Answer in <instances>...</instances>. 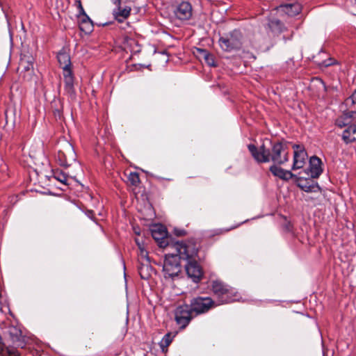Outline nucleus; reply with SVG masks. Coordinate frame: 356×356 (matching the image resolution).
Returning <instances> with one entry per match:
<instances>
[{
  "label": "nucleus",
  "mask_w": 356,
  "mask_h": 356,
  "mask_svg": "<svg viewBox=\"0 0 356 356\" xmlns=\"http://www.w3.org/2000/svg\"><path fill=\"white\" fill-rule=\"evenodd\" d=\"M309 178L298 177L297 179L298 186L307 193L318 192L320 191L318 184Z\"/></svg>",
  "instance_id": "nucleus-15"
},
{
  "label": "nucleus",
  "mask_w": 356,
  "mask_h": 356,
  "mask_svg": "<svg viewBox=\"0 0 356 356\" xmlns=\"http://www.w3.org/2000/svg\"><path fill=\"white\" fill-rule=\"evenodd\" d=\"M3 356H20V355L17 351L11 350V351H8L6 353H3Z\"/></svg>",
  "instance_id": "nucleus-29"
},
{
  "label": "nucleus",
  "mask_w": 356,
  "mask_h": 356,
  "mask_svg": "<svg viewBox=\"0 0 356 356\" xmlns=\"http://www.w3.org/2000/svg\"><path fill=\"white\" fill-rule=\"evenodd\" d=\"M296 8V13H298V11H299V9H300V6L298 5H296L295 6Z\"/></svg>",
  "instance_id": "nucleus-35"
},
{
  "label": "nucleus",
  "mask_w": 356,
  "mask_h": 356,
  "mask_svg": "<svg viewBox=\"0 0 356 356\" xmlns=\"http://www.w3.org/2000/svg\"><path fill=\"white\" fill-rule=\"evenodd\" d=\"M151 233L153 238L158 243L161 248L168 246L166 241L167 231L164 226L161 225H156L151 229Z\"/></svg>",
  "instance_id": "nucleus-13"
},
{
  "label": "nucleus",
  "mask_w": 356,
  "mask_h": 356,
  "mask_svg": "<svg viewBox=\"0 0 356 356\" xmlns=\"http://www.w3.org/2000/svg\"><path fill=\"white\" fill-rule=\"evenodd\" d=\"M173 247L175 253H168L165 256L163 271L165 278H172L179 275L181 271V260L190 259L198 252L195 244L188 242L187 243L177 241Z\"/></svg>",
  "instance_id": "nucleus-2"
},
{
  "label": "nucleus",
  "mask_w": 356,
  "mask_h": 356,
  "mask_svg": "<svg viewBox=\"0 0 356 356\" xmlns=\"http://www.w3.org/2000/svg\"><path fill=\"white\" fill-rule=\"evenodd\" d=\"M241 33L238 30H234L219 38L220 48L227 52L238 50L241 47Z\"/></svg>",
  "instance_id": "nucleus-6"
},
{
  "label": "nucleus",
  "mask_w": 356,
  "mask_h": 356,
  "mask_svg": "<svg viewBox=\"0 0 356 356\" xmlns=\"http://www.w3.org/2000/svg\"><path fill=\"white\" fill-rule=\"evenodd\" d=\"M173 13L176 19L180 21L189 20L193 16V8L188 1H182L174 9Z\"/></svg>",
  "instance_id": "nucleus-10"
},
{
  "label": "nucleus",
  "mask_w": 356,
  "mask_h": 356,
  "mask_svg": "<svg viewBox=\"0 0 356 356\" xmlns=\"http://www.w3.org/2000/svg\"><path fill=\"white\" fill-rule=\"evenodd\" d=\"M196 255L190 259H184L187 263L185 264L186 272L189 277L195 283L199 282L203 275L202 270L196 261Z\"/></svg>",
  "instance_id": "nucleus-9"
},
{
  "label": "nucleus",
  "mask_w": 356,
  "mask_h": 356,
  "mask_svg": "<svg viewBox=\"0 0 356 356\" xmlns=\"http://www.w3.org/2000/svg\"><path fill=\"white\" fill-rule=\"evenodd\" d=\"M321 165V160L318 157L312 156L309 159V167L305 171V174L312 179L318 178L323 172Z\"/></svg>",
  "instance_id": "nucleus-12"
},
{
  "label": "nucleus",
  "mask_w": 356,
  "mask_h": 356,
  "mask_svg": "<svg viewBox=\"0 0 356 356\" xmlns=\"http://www.w3.org/2000/svg\"><path fill=\"white\" fill-rule=\"evenodd\" d=\"M53 177L55 179L59 181L62 184H67L68 176L63 172L58 170H54Z\"/></svg>",
  "instance_id": "nucleus-21"
},
{
  "label": "nucleus",
  "mask_w": 356,
  "mask_h": 356,
  "mask_svg": "<svg viewBox=\"0 0 356 356\" xmlns=\"http://www.w3.org/2000/svg\"><path fill=\"white\" fill-rule=\"evenodd\" d=\"M270 171L274 176L286 181L296 177L291 171L286 170L280 167L277 166L276 165H271L270 167Z\"/></svg>",
  "instance_id": "nucleus-17"
},
{
  "label": "nucleus",
  "mask_w": 356,
  "mask_h": 356,
  "mask_svg": "<svg viewBox=\"0 0 356 356\" xmlns=\"http://www.w3.org/2000/svg\"><path fill=\"white\" fill-rule=\"evenodd\" d=\"M21 67H23L25 71H29L31 68H33V64L32 63H25L24 60H21L19 64Z\"/></svg>",
  "instance_id": "nucleus-27"
},
{
  "label": "nucleus",
  "mask_w": 356,
  "mask_h": 356,
  "mask_svg": "<svg viewBox=\"0 0 356 356\" xmlns=\"http://www.w3.org/2000/svg\"><path fill=\"white\" fill-rule=\"evenodd\" d=\"M248 148L252 156L258 163L273 161L275 164L282 165L289 160L287 146L281 142H273L265 139L259 147L250 144Z\"/></svg>",
  "instance_id": "nucleus-1"
},
{
  "label": "nucleus",
  "mask_w": 356,
  "mask_h": 356,
  "mask_svg": "<svg viewBox=\"0 0 356 356\" xmlns=\"http://www.w3.org/2000/svg\"><path fill=\"white\" fill-rule=\"evenodd\" d=\"M139 256L141 259H144L146 262L149 261V258L148 257L147 251L145 250V246L139 248Z\"/></svg>",
  "instance_id": "nucleus-26"
},
{
  "label": "nucleus",
  "mask_w": 356,
  "mask_h": 356,
  "mask_svg": "<svg viewBox=\"0 0 356 356\" xmlns=\"http://www.w3.org/2000/svg\"><path fill=\"white\" fill-rule=\"evenodd\" d=\"M117 6V8L113 10V15L115 17V19L119 22H124L127 18L129 17L131 13V8L129 6H125L124 8H122L120 6V3H115Z\"/></svg>",
  "instance_id": "nucleus-16"
},
{
  "label": "nucleus",
  "mask_w": 356,
  "mask_h": 356,
  "mask_svg": "<svg viewBox=\"0 0 356 356\" xmlns=\"http://www.w3.org/2000/svg\"><path fill=\"white\" fill-rule=\"evenodd\" d=\"M349 123L350 122L348 120L347 118L344 116V114L336 120V125L340 128L348 126Z\"/></svg>",
  "instance_id": "nucleus-24"
},
{
  "label": "nucleus",
  "mask_w": 356,
  "mask_h": 356,
  "mask_svg": "<svg viewBox=\"0 0 356 356\" xmlns=\"http://www.w3.org/2000/svg\"><path fill=\"white\" fill-rule=\"evenodd\" d=\"M202 51L204 53V59H205L207 63L210 66H215L216 64H215L213 56L211 54L207 53L204 50H202Z\"/></svg>",
  "instance_id": "nucleus-25"
},
{
  "label": "nucleus",
  "mask_w": 356,
  "mask_h": 356,
  "mask_svg": "<svg viewBox=\"0 0 356 356\" xmlns=\"http://www.w3.org/2000/svg\"><path fill=\"white\" fill-rule=\"evenodd\" d=\"M113 3H118V4H120L121 3L120 0H114L113 1Z\"/></svg>",
  "instance_id": "nucleus-34"
},
{
  "label": "nucleus",
  "mask_w": 356,
  "mask_h": 356,
  "mask_svg": "<svg viewBox=\"0 0 356 356\" xmlns=\"http://www.w3.org/2000/svg\"><path fill=\"white\" fill-rule=\"evenodd\" d=\"M135 242H136V245H138V249L140 248H143L144 246V242H143V239H140L139 238H136Z\"/></svg>",
  "instance_id": "nucleus-30"
},
{
  "label": "nucleus",
  "mask_w": 356,
  "mask_h": 356,
  "mask_svg": "<svg viewBox=\"0 0 356 356\" xmlns=\"http://www.w3.org/2000/svg\"><path fill=\"white\" fill-rule=\"evenodd\" d=\"M293 163L292 170H298L303 168L306 163L307 154L305 148L299 145H294Z\"/></svg>",
  "instance_id": "nucleus-11"
},
{
  "label": "nucleus",
  "mask_w": 356,
  "mask_h": 356,
  "mask_svg": "<svg viewBox=\"0 0 356 356\" xmlns=\"http://www.w3.org/2000/svg\"><path fill=\"white\" fill-rule=\"evenodd\" d=\"M344 116L347 118L348 120L350 122V119L353 118L356 116L355 111H349L347 113H344Z\"/></svg>",
  "instance_id": "nucleus-28"
},
{
  "label": "nucleus",
  "mask_w": 356,
  "mask_h": 356,
  "mask_svg": "<svg viewBox=\"0 0 356 356\" xmlns=\"http://www.w3.org/2000/svg\"><path fill=\"white\" fill-rule=\"evenodd\" d=\"M171 342H172L171 334L168 333V334H165L164 337H163V339L160 343L161 347L163 349L164 348L168 347L170 344Z\"/></svg>",
  "instance_id": "nucleus-23"
},
{
  "label": "nucleus",
  "mask_w": 356,
  "mask_h": 356,
  "mask_svg": "<svg viewBox=\"0 0 356 356\" xmlns=\"http://www.w3.org/2000/svg\"><path fill=\"white\" fill-rule=\"evenodd\" d=\"M127 178L128 181L133 186H137L140 183L139 175L137 172H130Z\"/></svg>",
  "instance_id": "nucleus-22"
},
{
  "label": "nucleus",
  "mask_w": 356,
  "mask_h": 356,
  "mask_svg": "<svg viewBox=\"0 0 356 356\" xmlns=\"http://www.w3.org/2000/svg\"><path fill=\"white\" fill-rule=\"evenodd\" d=\"M139 275L143 280H147L151 276L152 268L149 265V261L145 264L142 263L138 268Z\"/></svg>",
  "instance_id": "nucleus-19"
},
{
  "label": "nucleus",
  "mask_w": 356,
  "mask_h": 356,
  "mask_svg": "<svg viewBox=\"0 0 356 356\" xmlns=\"http://www.w3.org/2000/svg\"><path fill=\"white\" fill-rule=\"evenodd\" d=\"M195 316L207 312L216 306L214 301L209 297H197L191 300L190 304Z\"/></svg>",
  "instance_id": "nucleus-7"
},
{
  "label": "nucleus",
  "mask_w": 356,
  "mask_h": 356,
  "mask_svg": "<svg viewBox=\"0 0 356 356\" xmlns=\"http://www.w3.org/2000/svg\"><path fill=\"white\" fill-rule=\"evenodd\" d=\"M59 149L57 154V161L60 165L68 167L76 159V154L72 145L67 140H63L58 143Z\"/></svg>",
  "instance_id": "nucleus-4"
},
{
  "label": "nucleus",
  "mask_w": 356,
  "mask_h": 356,
  "mask_svg": "<svg viewBox=\"0 0 356 356\" xmlns=\"http://www.w3.org/2000/svg\"><path fill=\"white\" fill-rule=\"evenodd\" d=\"M58 61L63 70L65 82V90L70 97H74L75 89L74 87V76L71 70V60L70 55L65 52H60L58 56Z\"/></svg>",
  "instance_id": "nucleus-3"
},
{
  "label": "nucleus",
  "mask_w": 356,
  "mask_h": 356,
  "mask_svg": "<svg viewBox=\"0 0 356 356\" xmlns=\"http://www.w3.org/2000/svg\"><path fill=\"white\" fill-rule=\"evenodd\" d=\"M175 316L177 323L183 329L188 325L195 314L191 305H184L177 307Z\"/></svg>",
  "instance_id": "nucleus-8"
},
{
  "label": "nucleus",
  "mask_w": 356,
  "mask_h": 356,
  "mask_svg": "<svg viewBox=\"0 0 356 356\" xmlns=\"http://www.w3.org/2000/svg\"><path fill=\"white\" fill-rule=\"evenodd\" d=\"M212 291L218 298L219 303L218 305L227 304L238 300L234 290L220 281L213 282Z\"/></svg>",
  "instance_id": "nucleus-5"
},
{
  "label": "nucleus",
  "mask_w": 356,
  "mask_h": 356,
  "mask_svg": "<svg viewBox=\"0 0 356 356\" xmlns=\"http://www.w3.org/2000/svg\"><path fill=\"white\" fill-rule=\"evenodd\" d=\"M92 212L91 211H88V216L90 218H91V216H90V215H92Z\"/></svg>",
  "instance_id": "nucleus-36"
},
{
  "label": "nucleus",
  "mask_w": 356,
  "mask_h": 356,
  "mask_svg": "<svg viewBox=\"0 0 356 356\" xmlns=\"http://www.w3.org/2000/svg\"><path fill=\"white\" fill-rule=\"evenodd\" d=\"M270 24L273 26L274 24H276L277 26L280 25V20H273L270 22Z\"/></svg>",
  "instance_id": "nucleus-33"
},
{
  "label": "nucleus",
  "mask_w": 356,
  "mask_h": 356,
  "mask_svg": "<svg viewBox=\"0 0 356 356\" xmlns=\"http://www.w3.org/2000/svg\"><path fill=\"white\" fill-rule=\"evenodd\" d=\"M349 100H351L353 104H356V90L352 94L349 99L346 100L348 102Z\"/></svg>",
  "instance_id": "nucleus-31"
},
{
  "label": "nucleus",
  "mask_w": 356,
  "mask_h": 356,
  "mask_svg": "<svg viewBox=\"0 0 356 356\" xmlns=\"http://www.w3.org/2000/svg\"><path fill=\"white\" fill-rule=\"evenodd\" d=\"M175 235L180 236L184 235L186 232L184 229H175Z\"/></svg>",
  "instance_id": "nucleus-32"
},
{
  "label": "nucleus",
  "mask_w": 356,
  "mask_h": 356,
  "mask_svg": "<svg viewBox=\"0 0 356 356\" xmlns=\"http://www.w3.org/2000/svg\"><path fill=\"white\" fill-rule=\"evenodd\" d=\"M79 3L80 15L79 18V29L81 31L85 33H90L93 29V24L90 17L85 13V11L81 6V2Z\"/></svg>",
  "instance_id": "nucleus-14"
},
{
  "label": "nucleus",
  "mask_w": 356,
  "mask_h": 356,
  "mask_svg": "<svg viewBox=\"0 0 356 356\" xmlns=\"http://www.w3.org/2000/svg\"><path fill=\"white\" fill-rule=\"evenodd\" d=\"M356 133V125H349L343 132L342 139L346 143H350L355 141L356 139L353 134Z\"/></svg>",
  "instance_id": "nucleus-18"
},
{
  "label": "nucleus",
  "mask_w": 356,
  "mask_h": 356,
  "mask_svg": "<svg viewBox=\"0 0 356 356\" xmlns=\"http://www.w3.org/2000/svg\"><path fill=\"white\" fill-rule=\"evenodd\" d=\"M9 333L13 344L17 346H22L21 331L16 327H12L10 329Z\"/></svg>",
  "instance_id": "nucleus-20"
}]
</instances>
